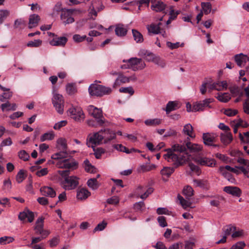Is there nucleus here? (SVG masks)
Here are the masks:
<instances>
[{
    "mask_svg": "<svg viewBox=\"0 0 249 249\" xmlns=\"http://www.w3.org/2000/svg\"><path fill=\"white\" fill-rule=\"evenodd\" d=\"M202 149V146L197 144L187 142L185 145L176 144L171 149H166L167 152L163 155L164 159L169 162H172L175 167L182 165L189 159L188 152H198Z\"/></svg>",
    "mask_w": 249,
    "mask_h": 249,
    "instance_id": "nucleus-1",
    "label": "nucleus"
},
{
    "mask_svg": "<svg viewBox=\"0 0 249 249\" xmlns=\"http://www.w3.org/2000/svg\"><path fill=\"white\" fill-rule=\"evenodd\" d=\"M115 138L116 134L114 132L108 129L101 130L87 139V145L88 147H91L93 148L95 158L99 159L105 150L101 147L95 148V146L100 144L104 139V143H107Z\"/></svg>",
    "mask_w": 249,
    "mask_h": 249,
    "instance_id": "nucleus-2",
    "label": "nucleus"
},
{
    "mask_svg": "<svg viewBox=\"0 0 249 249\" xmlns=\"http://www.w3.org/2000/svg\"><path fill=\"white\" fill-rule=\"evenodd\" d=\"M68 153L66 151H62L56 153L52 156L53 160H60L56 165L60 168H66L70 170H74L78 168V162L72 157H69L67 159Z\"/></svg>",
    "mask_w": 249,
    "mask_h": 249,
    "instance_id": "nucleus-3",
    "label": "nucleus"
},
{
    "mask_svg": "<svg viewBox=\"0 0 249 249\" xmlns=\"http://www.w3.org/2000/svg\"><path fill=\"white\" fill-rule=\"evenodd\" d=\"M58 173L64 178L62 186L66 190H73L78 186L79 178L74 176H70L69 170H58Z\"/></svg>",
    "mask_w": 249,
    "mask_h": 249,
    "instance_id": "nucleus-4",
    "label": "nucleus"
},
{
    "mask_svg": "<svg viewBox=\"0 0 249 249\" xmlns=\"http://www.w3.org/2000/svg\"><path fill=\"white\" fill-rule=\"evenodd\" d=\"M89 92L91 96H102L111 93V89L110 88L94 84L89 86Z\"/></svg>",
    "mask_w": 249,
    "mask_h": 249,
    "instance_id": "nucleus-5",
    "label": "nucleus"
},
{
    "mask_svg": "<svg viewBox=\"0 0 249 249\" xmlns=\"http://www.w3.org/2000/svg\"><path fill=\"white\" fill-rule=\"evenodd\" d=\"M87 110L89 114L96 119L98 125L102 126L104 124L105 119L103 116L102 111L101 109L93 106L90 105L88 107Z\"/></svg>",
    "mask_w": 249,
    "mask_h": 249,
    "instance_id": "nucleus-6",
    "label": "nucleus"
},
{
    "mask_svg": "<svg viewBox=\"0 0 249 249\" xmlns=\"http://www.w3.org/2000/svg\"><path fill=\"white\" fill-rule=\"evenodd\" d=\"M52 103L56 111L62 114L64 112V100L62 95L54 93L52 98Z\"/></svg>",
    "mask_w": 249,
    "mask_h": 249,
    "instance_id": "nucleus-7",
    "label": "nucleus"
},
{
    "mask_svg": "<svg viewBox=\"0 0 249 249\" xmlns=\"http://www.w3.org/2000/svg\"><path fill=\"white\" fill-rule=\"evenodd\" d=\"M68 114L72 119L76 121L83 120L85 115L82 108L80 107H75L70 108L68 111Z\"/></svg>",
    "mask_w": 249,
    "mask_h": 249,
    "instance_id": "nucleus-8",
    "label": "nucleus"
},
{
    "mask_svg": "<svg viewBox=\"0 0 249 249\" xmlns=\"http://www.w3.org/2000/svg\"><path fill=\"white\" fill-rule=\"evenodd\" d=\"M127 62L129 64L131 69L134 71L142 70L145 67V64L142 59L137 57L131 58L127 60Z\"/></svg>",
    "mask_w": 249,
    "mask_h": 249,
    "instance_id": "nucleus-9",
    "label": "nucleus"
},
{
    "mask_svg": "<svg viewBox=\"0 0 249 249\" xmlns=\"http://www.w3.org/2000/svg\"><path fill=\"white\" fill-rule=\"evenodd\" d=\"M213 99H206L202 101L197 102L194 104L193 106V111H202L206 107H210L209 104L213 101Z\"/></svg>",
    "mask_w": 249,
    "mask_h": 249,
    "instance_id": "nucleus-10",
    "label": "nucleus"
},
{
    "mask_svg": "<svg viewBox=\"0 0 249 249\" xmlns=\"http://www.w3.org/2000/svg\"><path fill=\"white\" fill-rule=\"evenodd\" d=\"M50 35L53 36V38L50 41V44L54 46H64L68 41L67 37L65 36L57 37L53 33H50Z\"/></svg>",
    "mask_w": 249,
    "mask_h": 249,
    "instance_id": "nucleus-11",
    "label": "nucleus"
},
{
    "mask_svg": "<svg viewBox=\"0 0 249 249\" xmlns=\"http://www.w3.org/2000/svg\"><path fill=\"white\" fill-rule=\"evenodd\" d=\"M203 140L204 143L208 146H213V147H217V144H214L215 142V138L213 135L210 133H204L203 135Z\"/></svg>",
    "mask_w": 249,
    "mask_h": 249,
    "instance_id": "nucleus-12",
    "label": "nucleus"
},
{
    "mask_svg": "<svg viewBox=\"0 0 249 249\" xmlns=\"http://www.w3.org/2000/svg\"><path fill=\"white\" fill-rule=\"evenodd\" d=\"M223 191L226 193L236 197H239L242 194L241 189L236 186H226L224 188Z\"/></svg>",
    "mask_w": 249,
    "mask_h": 249,
    "instance_id": "nucleus-13",
    "label": "nucleus"
},
{
    "mask_svg": "<svg viewBox=\"0 0 249 249\" xmlns=\"http://www.w3.org/2000/svg\"><path fill=\"white\" fill-rule=\"evenodd\" d=\"M196 162L201 165L213 167L215 165V160L213 159L206 157H198L196 159Z\"/></svg>",
    "mask_w": 249,
    "mask_h": 249,
    "instance_id": "nucleus-14",
    "label": "nucleus"
},
{
    "mask_svg": "<svg viewBox=\"0 0 249 249\" xmlns=\"http://www.w3.org/2000/svg\"><path fill=\"white\" fill-rule=\"evenodd\" d=\"M18 218L21 221H23L26 218H27L28 221L31 223L34 219V213L29 210H26L19 213Z\"/></svg>",
    "mask_w": 249,
    "mask_h": 249,
    "instance_id": "nucleus-15",
    "label": "nucleus"
},
{
    "mask_svg": "<svg viewBox=\"0 0 249 249\" xmlns=\"http://www.w3.org/2000/svg\"><path fill=\"white\" fill-rule=\"evenodd\" d=\"M40 191L43 196L51 197L56 196V192L52 187L43 186L40 188Z\"/></svg>",
    "mask_w": 249,
    "mask_h": 249,
    "instance_id": "nucleus-16",
    "label": "nucleus"
},
{
    "mask_svg": "<svg viewBox=\"0 0 249 249\" xmlns=\"http://www.w3.org/2000/svg\"><path fill=\"white\" fill-rule=\"evenodd\" d=\"M166 5L161 1H157L152 3L151 8L157 12H162L165 10Z\"/></svg>",
    "mask_w": 249,
    "mask_h": 249,
    "instance_id": "nucleus-17",
    "label": "nucleus"
},
{
    "mask_svg": "<svg viewBox=\"0 0 249 249\" xmlns=\"http://www.w3.org/2000/svg\"><path fill=\"white\" fill-rule=\"evenodd\" d=\"M247 60H249V57L243 53L238 54L234 56V60L237 65L239 67H242Z\"/></svg>",
    "mask_w": 249,
    "mask_h": 249,
    "instance_id": "nucleus-18",
    "label": "nucleus"
},
{
    "mask_svg": "<svg viewBox=\"0 0 249 249\" xmlns=\"http://www.w3.org/2000/svg\"><path fill=\"white\" fill-rule=\"evenodd\" d=\"M219 170L221 174L224 177H227V174H228V171H230L232 173L238 174L239 171L237 169L231 167L229 165H226L225 166H220Z\"/></svg>",
    "mask_w": 249,
    "mask_h": 249,
    "instance_id": "nucleus-19",
    "label": "nucleus"
},
{
    "mask_svg": "<svg viewBox=\"0 0 249 249\" xmlns=\"http://www.w3.org/2000/svg\"><path fill=\"white\" fill-rule=\"evenodd\" d=\"M2 111H15L17 109V105L15 103L11 104L9 101L2 104L0 106Z\"/></svg>",
    "mask_w": 249,
    "mask_h": 249,
    "instance_id": "nucleus-20",
    "label": "nucleus"
},
{
    "mask_svg": "<svg viewBox=\"0 0 249 249\" xmlns=\"http://www.w3.org/2000/svg\"><path fill=\"white\" fill-rule=\"evenodd\" d=\"M90 195V193L86 189L81 188L77 191V198L79 200L87 199Z\"/></svg>",
    "mask_w": 249,
    "mask_h": 249,
    "instance_id": "nucleus-21",
    "label": "nucleus"
},
{
    "mask_svg": "<svg viewBox=\"0 0 249 249\" xmlns=\"http://www.w3.org/2000/svg\"><path fill=\"white\" fill-rule=\"evenodd\" d=\"M40 20V17L36 14H33L30 16L29 21V28H32L36 27Z\"/></svg>",
    "mask_w": 249,
    "mask_h": 249,
    "instance_id": "nucleus-22",
    "label": "nucleus"
},
{
    "mask_svg": "<svg viewBox=\"0 0 249 249\" xmlns=\"http://www.w3.org/2000/svg\"><path fill=\"white\" fill-rule=\"evenodd\" d=\"M180 11L179 10L175 11L172 6L170 7L169 18L166 21V24H170L172 20L176 19L177 16L180 14Z\"/></svg>",
    "mask_w": 249,
    "mask_h": 249,
    "instance_id": "nucleus-23",
    "label": "nucleus"
},
{
    "mask_svg": "<svg viewBox=\"0 0 249 249\" xmlns=\"http://www.w3.org/2000/svg\"><path fill=\"white\" fill-rule=\"evenodd\" d=\"M244 90L247 99L243 104L244 111L247 114H249V85L245 88Z\"/></svg>",
    "mask_w": 249,
    "mask_h": 249,
    "instance_id": "nucleus-24",
    "label": "nucleus"
},
{
    "mask_svg": "<svg viewBox=\"0 0 249 249\" xmlns=\"http://www.w3.org/2000/svg\"><path fill=\"white\" fill-rule=\"evenodd\" d=\"M220 140L221 142L224 144H228L232 140L231 133L230 132H227L226 134H221L220 136Z\"/></svg>",
    "mask_w": 249,
    "mask_h": 249,
    "instance_id": "nucleus-25",
    "label": "nucleus"
},
{
    "mask_svg": "<svg viewBox=\"0 0 249 249\" xmlns=\"http://www.w3.org/2000/svg\"><path fill=\"white\" fill-rule=\"evenodd\" d=\"M142 186H139L137 189L136 191L140 197L143 199L147 198L148 196L153 192V189L152 188H149L144 194H142L141 190H142Z\"/></svg>",
    "mask_w": 249,
    "mask_h": 249,
    "instance_id": "nucleus-26",
    "label": "nucleus"
},
{
    "mask_svg": "<svg viewBox=\"0 0 249 249\" xmlns=\"http://www.w3.org/2000/svg\"><path fill=\"white\" fill-rule=\"evenodd\" d=\"M178 103L176 101H169L166 105L165 111L167 114L169 113L171 111L176 110L177 108Z\"/></svg>",
    "mask_w": 249,
    "mask_h": 249,
    "instance_id": "nucleus-27",
    "label": "nucleus"
},
{
    "mask_svg": "<svg viewBox=\"0 0 249 249\" xmlns=\"http://www.w3.org/2000/svg\"><path fill=\"white\" fill-rule=\"evenodd\" d=\"M183 132L191 138H194L195 136L193 135V127L190 124H188L184 126Z\"/></svg>",
    "mask_w": 249,
    "mask_h": 249,
    "instance_id": "nucleus-28",
    "label": "nucleus"
},
{
    "mask_svg": "<svg viewBox=\"0 0 249 249\" xmlns=\"http://www.w3.org/2000/svg\"><path fill=\"white\" fill-rule=\"evenodd\" d=\"M132 32L134 39L137 43H142L143 41V36L140 32L136 29H132Z\"/></svg>",
    "mask_w": 249,
    "mask_h": 249,
    "instance_id": "nucleus-29",
    "label": "nucleus"
},
{
    "mask_svg": "<svg viewBox=\"0 0 249 249\" xmlns=\"http://www.w3.org/2000/svg\"><path fill=\"white\" fill-rule=\"evenodd\" d=\"M175 169L171 167H164L160 171V174L163 176L169 178L174 172Z\"/></svg>",
    "mask_w": 249,
    "mask_h": 249,
    "instance_id": "nucleus-30",
    "label": "nucleus"
},
{
    "mask_svg": "<svg viewBox=\"0 0 249 249\" xmlns=\"http://www.w3.org/2000/svg\"><path fill=\"white\" fill-rule=\"evenodd\" d=\"M84 167L85 168V170L87 172L89 173H94L95 170V168L94 166L92 165L91 163L89 162V160L87 159L84 160Z\"/></svg>",
    "mask_w": 249,
    "mask_h": 249,
    "instance_id": "nucleus-31",
    "label": "nucleus"
},
{
    "mask_svg": "<svg viewBox=\"0 0 249 249\" xmlns=\"http://www.w3.org/2000/svg\"><path fill=\"white\" fill-rule=\"evenodd\" d=\"M161 121L160 119H147L144 121V124L147 126H156L161 124Z\"/></svg>",
    "mask_w": 249,
    "mask_h": 249,
    "instance_id": "nucleus-32",
    "label": "nucleus"
},
{
    "mask_svg": "<svg viewBox=\"0 0 249 249\" xmlns=\"http://www.w3.org/2000/svg\"><path fill=\"white\" fill-rule=\"evenodd\" d=\"M115 33L118 36H124L127 33V30L123 25L118 26L116 27Z\"/></svg>",
    "mask_w": 249,
    "mask_h": 249,
    "instance_id": "nucleus-33",
    "label": "nucleus"
},
{
    "mask_svg": "<svg viewBox=\"0 0 249 249\" xmlns=\"http://www.w3.org/2000/svg\"><path fill=\"white\" fill-rule=\"evenodd\" d=\"M147 29L149 32L154 34H158L160 31V27L156 24H151L150 26H148Z\"/></svg>",
    "mask_w": 249,
    "mask_h": 249,
    "instance_id": "nucleus-34",
    "label": "nucleus"
},
{
    "mask_svg": "<svg viewBox=\"0 0 249 249\" xmlns=\"http://www.w3.org/2000/svg\"><path fill=\"white\" fill-rule=\"evenodd\" d=\"M222 230L224 232L225 235L228 236L236 230V227L230 225L223 227Z\"/></svg>",
    "mask_w": 249,
    "mask_h": 249,
    "instance_id": "nucleus-35",
    "label": "nucleus"
},
{
    "mask_svg": "<svg viewBox=\"0 0 249 249\" xmlns=\"http://www.w3.org/2000/svg\"><path fill=\"white\" fill-rule=\"evenodd\" d=\"M57 147L60 150L66 151L67 146L65 140L63 139H58Z\"/></svg>",
    "mask_w": 249,
    "mask_h": 249,
    "instance_id": "nucleus-36",
    "label": "nucleus"
},
{
    "mask_svg": "<svg viewBox=\"0 0 249 249\" xmlns=\"http://www.w3.org/2000/svg\"><path fill=\"white\" fill-rule=\"evenodd\" d=\"M87 184L89 187L93 190L97 189L98 186L97 178H92L89 179L87 182Z\"/></svg>",
    "mask_w": 249,
    "mask_h": 249,
    "instance_id": "nucleus-37",
    "label": "nucleus"
},
{
    "mask_svg": "<svg viewBox=\"0 0 249 249\" xmlns=\"http://www.w3.org/2000/svg\"><path fill=\"white\" fill-rule=\"evenodd\" d=\"M217 98L221 102L226 103L231 99L230 95L228 93H224L221 94H218Z\"/></svg>",
    "mask_w": 249,
    "mask_h": 249,
    "instance_id": "nucleus-38",
    "label": "nucleus"
},
{
    "mask_svg": "<svg viewBox=\"0 0 249 249\" xmlns=\"http://www.w3.org/2000/svg\"><path fill=\"white\" fill-rule=\"evenodd\" d=\"M215 89L218 91L222 90L224 89H226L227 87V84L225 81L218 82L215 83Z\"/></svg>",
    "mask_w": 249,
    "mask_h": 249,
    "instance_id": "nucleus-39",
    "label": "nucleus"
},
{
    "mask_svg": "<svg viewBox=\"0 0 249 249\" xmlns=\"http://www.w3.org/2000/svg\"><path fill=\"white\" fill-rule=\"evenodd\" d=\"M67 92L70 94L72 95L76 92V89L75 84L69 83L66 86Z\"/></svg>",
    "mask_w": 249,
    "mask_h": 249,
    "instance_id": "nucleus-40",
    "label": "nucleus"
},
{
    "mask_svg": "<svg viewBox=\"0 0 249 249\" xmlns=\"http://www.w3.org/2000/svg\"><path fill=\"white\" fill-rule=\"evenodd\" d=\"M201 6L205 14L208 15L211 12L212 5L210 2H202Z\"/></svg>",
    "mask_w": 249,
    "mask_h": 249,
    "instance_id": "nucleus-41",
    "label": "nucleus"
},
{
    "mask_svg": "<svg viewBox=\"0 0 249 249\" xmlns=\"http://www.w3.org/2000/svg\"><path fill=\"white\" fill-rule=\"evenodd\" d=\"M54 134L53 132L44 133L40 138L41 142H44L46 140H52L54 139Z\"/></svg>",
    "mask_w": 249,
    "mask_h": 249,
    "instance_id": "nucleus-42",
    "label": "nucleus"
},
{
    "mask_svg": "<svg viewBox=\"0 0 249 249\" xmlns=\"http://www.w3.org/2000/svg\"><path fill=\"white\" fill-rule=\"evenodd\" d=\"M26 25V22L21 18L17 19L15 21L14 27L15 28H23Z\"/></svg>",
    "mask_w": 249,
    "mask_h": 249,
    "instance_id": "nucleus-43",
    "label": "nucleus"
},
{
    "mask_svg": "<svg viewBox=\"0 0 249 249\" xmlns=\"http://www.w3.org/2000/svg\"><path fill=\"white\" fill-rule=\"evenodd\" d=\"M62 11V4L60 2H57L53 8V11L52 13V17H54L58 15L60 11Z\"/></svg>",
    "mask_w": 249,
    "mask_h": 249,
    "instance_id": "nucleus-44",
    "label": "nucleus"
},
{
    "mask_svg": "<svg viewBox=\"0 0 249 249\" xmlns=\"http://www.w3.org/2000/svg\"><path fill=\"white\" fill-rule=\"evenodd\" d=\"M14 239L11 236H3L0 238V244L1 245H6L12 243Z\"/></svg>",
    "mask_w": 249,
    "mask_h": 249,
    "instance_id": "nucleus-45",
    "label": "nucleus"
},
{
    "mask_svg": "<svg viewBox=\"0 0 249 249\" xmlns=\"http://www.w3.org/2000/svg\"><path fill=\"white\" fill-rule=\"evenodd\" d=\"M239 137L242 142L244 143H249V132H244L243 135L240 133Z\"/></svg>",
    "mask_w": 249,
    "mask_h": 249,
    "instance_id": "nucleus-46",
    "label": "nucleus"
},
{
    "mask_svg": "<svg viewBox=\"0 0 249 249\" xmlns=\"http://www.w3.org/2000/svg\"><path fill=\"white\" fill-rule=\"evenodd\" d=\"M42 44V41L40 39H36L34 41H29L27 46L29 47H38Z\"/></svg>",
    "mask_w": 249,
    "mask_h": 249,
    "instance_id": "nucleus-47",
    "label": "nucleus"
},
{
    "mask_svg": "<svg viewBox=\"0 0 249 249\" xmlns=\"http://www.w3.org/2000/svg\"><path fill=\"white\" fill-rule=\"evenodd\" d=\"M194 190L190 186H187L183 189V194L187 197H191L194 195Z\"/></svg>",
    "mask_w": 249,
    "mask_h": 249,
    "instance_id": "nucleus-48",
    "label": "nucleus"
},
{
    "mask_svg": "<svg viewBox=\"0 0 249 249\" xmlns=\"http://www.w3.org/2000/svg\"><path fill=\"white\" fill-rule=\"evenodd\" d=\"M25 176L24 175V171L20 170L16 176V180L18 183H20L25 179Z\"/></svg>",
    "mask_w": 249,
    "mask_h": 249,
    "instance_id": "nucleus-49",
    "label": "nucleus"
},
{
    "mask_svg": "<svg viewBox=\"0 0 249 249\" xmlns=\"http://www.w3.org/2000/svg\"><path fill=\"white\" fill-rule=\"evenodd\" d=\"M18 156L20 159H22L24 161L28 160L30 158L29 155L23 150H21L18 152Z\"/></svg>",
    "mask_w": 249,
    "mask_h": 249,
    "instance_id": "nucleus-50",
    "label": "nucleus"
},
{
    "mask_svg": "<svg viewBox=\"0 0 249 249\" xmlns=\"http://www.w3.org/2000/svg\"><path fill=\"white\" fill-rule=\"evenodd\" d=\"M119 91L121 92L129 93L130 95H132L134 93V91L133 88L131 87L127 88H121L120 89Z\"/></svg>",
    "mask_w": 249,
    "mask_h": 249,
    "instance_id": "nucleus-51",
    "label": "nucleus"
},
{
    "mask_svg": "<svg viewBox=\"0 0 249 249\" xmlns=\"http://www.w3.org/2000/svg\"><path fill=\"white\" fill-rule=\"evenodd\" d=\"M9 14L8 10H0V25L2 23L4 19Z\"/></svg>",
    "mask_w": 249,
    "mask_h": 249,
    "instance_id": "nucleus-52",
    "label": "nucleus"
},
{
    "mask_svg": "<svg viewBox=\"0 0 249 249\" xmlns=\"http://www.w3.org/2000/svg\"><path fill=\"white\" fill-rule=\"evenodd\" d=\"M107 225V223L103 221L102 223H99L94 229V231H101L105 229Z\"/></svg>",
    "mask_w": 249,
    "mask_h": 249,
    "instance_id": "nucleus-53",
    "label": "nucleus"
},
{
    "mask_svg": "<svg viewBox=\"0 0 249 249\" xmlns=\"http://www.w3.org/2000/svg\"><path fill=\"white\" fill-rule=\"evenodd\" d=\"M145 58L146 60L149 62L151 61V62H154L155 60H156V59L157 58V56H156L152 53L149 52Z\"/></svg>",
    "mask_w": 249,
    "mask_h": 249,
    "instance_id": "nucleus-54",
    "label": "nucleus"
},
{
    "mask_svg": "<svg viewBox=\"0 0 249 249\" xmlns=\"http://www.w3.org/2000/svg\"><path fill=\"white\" fill-rule=\"evenodd\" d=\"M245 246V243L240 241L233 245L230 249H243Z\"/></svg>",
    "mask_w": 249,
    "mask_h": 249,
    "instance_id": "nucleus-55",
    "label": "nucleus"
},
{
    "mask_svg": "<svg viewBox=\"0 0 249 249\" xmlns=\"http://www.w3.org/2000/svg\"><path fill=\"white\" fill-rule=\"evenodd\" d=\"M178 199L179 200L180 203L182 206V207H189L190 206V203L186 200L182 196L180 195H178Z\"/></svg>",
    "mask_w": 249,
    "mask_h": 249,
    "instance_id": "nucleus-56",
    "label": "nucleus"
},
{
    "mask_svg": "<svg viewBox=\"0 0 249 249\" xmlns=\"http://www.w3.org/2000/svg\"><path fill=\"white\" fill-rule=\"evenodd\" d=\"M158 221L161 227H165L167 226V224L166 221L165 217L163 216H160L158 218Z\"/></svg>",
    "mask_w": 249,
    "mask_h": 249,
    "instance_id": "nucleus-57",
    "label": "nucleus"
},
{
    "mask_svg": "<svg viewBox=\"0 0 249 249\" xmlns=\"http://www.w3.org/2000/svg\"><path fill=\"white\" fill-rule=\"evenodd\" d=\"M87 36H81L79 35H74L73 36V39L74 40V41L76 42H81L83 41H84L85 39H86Z\"/></svg>",
    "mask_w": 249,
    "mask_h": 249,
    "instance_id": "nucleus-58",
    "label": "nucleus"
},
{
    "mask_svg": "<svg viewBox=\"0 0 249 249\" xmlns=\"http://www.w3.org/2000/svg\"><path fill=\"white\" fill-rule=\"evenodd\" d=\"M12 187V183L9 178L3 181V189L10 190Z\"/></svg>",
    "mask_w": 249,
    "mask_h": 249,
    "instance_id": "nucleus-59",
    "label": "nucleus"
},
{
    "mask_svg": "<svg viewBox=\"0 0 249 249\" xmlns=\"http://www.w3.org/2000/svg\"><path fill=\"white\" fill-rule=\"evenodd\" d=\"M145 206L144 203L143 201H140L136 203L134 205V208L137 211H142V209Z\"/></svg>",
    "mask_w": 249,
    "mask_h": 249,
    "instance_id": "nucleus-60",
    "label": "nucleus"
},
{
    "mask_svg": "<svg viewBox=\"0 0 249 249\" xmlns=\"http://www.w3.org/2000/svg\"><path fill=\"white\" fill-rule=\"evenodd\" d=\"M238 111L237 110H233L231 109H225L224 111V114L228 116H233L235 115L237 113Z\"/></svg>",
    "mask_w": 249,
    "mask_h": 249,
    "instance_id": "nucleus-61",
    "label": "nucleus"
},
{
    "mask_svg": "<svg viewBox=\"0 0 249 249\" xmlns=\"http://www.w3.org/2000/svg\"><path fill=\"white\" fill-rule=\"evenodd\" d=\"M67 124V122L66 121H61L55 124L53 126V128L55 130L59 129L62 127L65 126Z\"/></svg>",
    "mask_w": 249,
    "mask_h": 249,
    "instance_id": "nucleus-62",
    "label": "nucleus"
},
{
    "mask_svg": "<svg viewBox=\"0 0 249 249\" xmlns=\"http://www.w3.org/2000/svg\"><path fill=\"white\" fill-rule=\"evenodd\" d=\"M48 173V169L47 168H44L43 169H41L40 170L37 171L36 172V175L38 177H41L46 175Z\"/></svg>",
    "mask_w": 249,
    "mask_h": 249,
    "instance_id": "nucleus-63",
    "label": "nucleus"
},
{
    "mask_svg": "<svg viewBox=\"0 0 249 249\" xmlns=\"http://www.w3.org/2000/svg\"><path fill=\"white\" fill-rule=\"evenodd\" d=\"M59 239L58 237H55L50 240V246L51 247H55L59 243Z\"/></svg>",
    "mask_w": 249,
    "mask_h": 249,
    "instance_id": "nucleus-64",
    "label": "nucleus"
}]
</instances>
